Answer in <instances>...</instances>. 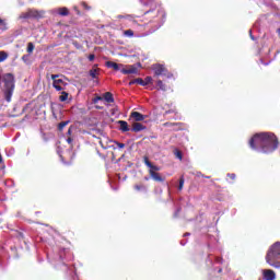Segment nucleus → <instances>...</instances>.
I'll use <instances>...</instances> for the list:
<instances>
[{
    "mask_svg": "<svg viewBox=\"0 0 280 280\" xmlns=\"http://www.w3.org/2000/svg\"><path fill=\"white\" fill-rule=\"evenodd\" d=\"M125 36H129V37H132L135 36V31L133 30H127L124 32Z\"/></svg>",
    "mask_w": 280,
    "mask_h": 280,
    "instance_id": "obj_27",
    "label": "nucleus"
},
{
    "mask_svg": "<svg viewBox=\"0 0 280 280\" xmlns=\"http://www.w3.org/2000/svg\"><path fill=\"white\" fill-rule=\"evenodd\" d=\"M0 30L2 32H5V30H8V23H5V20L0 18Z\"/></svg>",
    "mask_w": 280,
    "mask_h": 280,
    "instance_id": "obj_20",
    "label": "nucleus"
},
{
    "mask_svg": "<svg viewBox=\"0 0 280 280\" xmlns=\"http://www.w3.org/2000/svg\"><path fill=\"white\" fill-rule=\"evenodd\" d=\"M136 84H140V86H145V83L141 78L136 79Z\"/></svg>",
    "mask_w": 280,
    "mask_h": 280,
    "instance_id": "obj_31",
    "label": "nucleus"
},
{
    "mask_svg": "<svg viewBox=\"0 0 280 280\" xmlns=\"http://www.w3.org/2000/svg\"><path fill=\"white\" fill-rule=\"evenodd\" d=\"M121 73H124V75H130L131 73H137V67L135 66H129V68H124L121 69Z\"/></svg>",
    "mask_w": 280,
    "mask_h": 280,
    "instance_id": "obj_12",
    "label": "nucleus"
},
{
    "mask_svg": "<svg viewBox=\"0 0 280 280\" xmlns=\"http://www.w3.org/2000/svg\"><path fill=\"white\" fill-rule=\"evenodd\" d=\"M152 12H154V10H149V11H147L144 14H150V13H152Z\"/></svg>",
    "mask_w": 280,
    "mask_h": 280,
    "instance_id": "obj_42",
    "label": "nucleus"
},
{
    "mask_svg": "<svg viewBox=\"0 0 280 280\" xmlns=\"http://www.w3.org/2000/svg\"><path fill=\"white\" fill-rule=\"evenodd\" d=\"M14 90H4V97L7 102H12V94Z\"/></svg>",
    "mask_w": 280,
    "mask_h": 280,
    "instance_id": "obj_16",
    "label": "nucleus"
},
{
    "mask_svg": "<svg viewBox=\"0 0 280 280\" xmlns=\"http://www.w3.org/2000/svg\"><path fill=\"white\" fill-rule=\"evenodd\" d=\"M229 178H231V180H235V174L232 173V174H228Z\"/></svg>",
    "mask_w": 280,
    "mask_h": 280,
    "instance_id": "obj_39",
    "label": "nucleus"
},
{
    "mask_svg": "<svg viewBox=\"0 0 280 280\" xmlns=\"http://www.w3.org/2000/svg\"><path fill=\"white\" fill-rule=\"evenodd\" d=\"M74 11L77 12V14L80 16V14H82V13H80V10L78 9V7H74Z\"/></svg>",
    "mask_w": 280,
    "mask_h": 280,
    "instance_id": "obj_41",
    "label": "nucleus"
},
{
    "mask_svg": "<svg viewBox=\"0 0 280 280\" xmlns=\"http://www.w3.org/2000/svg\"><path fill=\"white\" fill-rule=\"evenodd\" d=\"M144 180H150V177H144Z\"/></svg>",
    "mask_w": 280,
    "mask_h": 280,
    "instance_id": "obj_44",
    "label": "nucleus"
},
{
    "mask_svg": "<svg viewBox=\"0 0 280 280\" xmlns=\"http://www.w3.org/2000/svg\"><path fill=\"white\" fill-rule=\"evenodd\" d=\"M88 60H90V62H93V60H95V55L94 54L89 55Z\"/></svg>",
    "mask_w": 280,
    "mask_h": 280,
    "instance_id": "obj_35",
    "label": "nucleus"
},
{
    "mask_svg": "<svg viewBox=\"0 0 280 280\" xmlns=\"http://www.w3.org/2000/svg\"><path fill=\"white\" fill-rule=\"evenodd\" d=\"M68 125H69V120L59 122V125H58V130H60V131L65 130V128H66Z\"/></svg>",
    "mask_w": 280,
    "mask_h": 280,
    "instance_id": "obj_23",
    "label": "nucleus"
},
{
    "mask_svg": "<svg viewBox=\"0 0 280 280\" xmlns=\"http://www.w3.org/2000/svg\"><path fill=\"white\" fill-rule=\"evenodd\" d=\"M20 19H31L30 18V11L21 13Z\"/></svg>",
    "mask_w": 280,
    "mask_h": 280,
    "instance_id": "obj_29",
    "label": "nucleus"
},
{
    "mask_svg": "<svg viewBox=\"0 0 280 280\" xmlns=\"http://www.w3.org/2000/svg\"><path fill=\"white\" fill-rule=\"evenodd\" d=\"M115 144H116L117 148H119V149L126 148V144H125V143H121V142H118V141H116Z\"/></svg>",
    "mask_w": 280,
    "mask_h": 280,
    "instance_id": "obj_33",
    "label": "nucleus"
},
{
    "mask_svg": "<svg viewBox=\"0 0 280 280\" xmlns=\"http://www.w3.org/2000/svg\"><path fill=\"white\" fill-rule=\"evenodd\" d=\"M183 187H185V177H184V176H182V177L179 178L178 190H179V191H183Z\"/></svg>",
    "mask_w": 280,
    "mask_h": 280,
    "instance_id": "obj_24",
    "label": "nucleus"
},
{
    "mask_svg": "<svg viewBox=\"0 0 280 280\" xmlns=\"http://www.w3.org/2000/svg\"><path fill=\"white\" fill-rule=\"evenodd\" d=\"M59 16H69V9L67 7L58 9Z\"/></svg>",
    "mask_w": 280,
    "mask_h": 280,
    "instance_id": "obj_15",
    "label": "nucleus"
},
{
    "mask_svg": "<svg viewBox=\"0 0 280 280\" xmlns=\"http://www.w3.org/2000/svg\"><path fill=\"white\" fill-rule=\"evenodd\" d=\"M252 150H260L262 154H270L279 148V139L272 132H260L254 135L249 140Z\"/></svg>",
    "mask_w": 280,
    "mask_h": 280,
    "instance_id": "obj_1",
    "label": "nucleus"
},
{
    "mask_svg": "<svg viewBox=\"0 0 280 280\" xmlns=\"http://www.w3.org/2000/svg\"><path fill=\"white\" fill-rule=\"evenodd\" d=\"M277 34H279V36H280V28L277 30Z\"/></svg>",
    "mask_w": 280,
    "mask_h": 280,
    "instance_id": "obj_43",
    "label": "nucleus"
},
{
    "mask_svg": "<svg viewBox=\"0 0 280 280\" xmlns=\"http://www.w3.org/2000/svg\"><path fill=\"white\" fill-rule=\"evenodd\" d=\"M118 19H128L129 21H135L132 15H118Z\"/></svg>",
    "mask_w": 280,
    "mask_h": 280,
    "instance_id": "obj_30",
    "label": "nucleus"
},
{
    "mask_svg": "<svg viewBox=\"0 0 280 280\" xmlns=\"http://www.w3.org/2000/svg\"><path fill=\"white\" fill-rule=\"evenodd\" d=\"M8 60V52L0 50V62H5Z\"/></svg>",
    "mask_w": 280,
    "mask_h": 280,
    "instance_id": "obj_21",
    "label": "nucleus"
},
{
    "mask_svg": "<svg viewBox=\"0 0 280 280\" xmlns=\"http://www.w3.org/2000/svg\"><path fill=\"white\" fill-rule=\"evenodd\" d=\"M133 84H137L136 79H133V80H131V81L129 82V86H132Z\"/></svg>",
    "mask_w": 280,
    "mask_h": 280,
    "instance_id": "obj_40",
    "label": "nucleus"
},
{
    "mask_svg": "<svg viewBox=\"0 0 280 280\" xmlns=\"http://www.w3.org/2000/svg\"><path fill=\"white\" fill-rule=\"evenodd\" d=\"M91 78H93V80L97 79V75L100 73V69L98 68H92L90 71H89Z\"/></svg>",
    "mask_w": 280,
    "mask_h": 280,
    "instance_id": "obj_17",
    "label": "nucleus"
},
{
    "mask_svg": "<svg viewBox=\"0 0 280 280\" xmlns=\"http://www.w3.org/2000/svg\"><path fill=\"white\" fill-rule=\"evenodd\" d=\"M164 128H173V130H183V122H164Z\"/></svg>",
    "mask_w": 280,
    "mask_h": 280,
    "instance_id": "obj_8",
    "label": "nucleus"
},
{
    "mask_svg": "<svg viewBox=\"0 0 280 280\" xmlns=\"http://www.w3.org/2000/svg\"><path fill=\"white\" fill-rule=\"evenodd\" d=\"M142 130H145V125L141 122H133L131 127V132H141Z\"/></svg>",
    "mask_w": 280,
    "mask_h": 280,
    "instance_id": "obj_11",
    "label": "nucleus"
},
{
    "mask_svg": "<svg viewBox=\"0 0 280 280\" xmlns=\"http://www.w3.org/2000/svg\"><path fill=\"white\" fill-rule=\"evenodd\" d=\"M72 133H73V129L70 127V128L68 129V131H67V135H68V137H71Z\"/></svg>",
    "mask_w": 280,
    "mask_h": 280,
    "instance_id": "obj_38",
    "label": "nucleus"
},
{
    "mask_svg": "<svg viewBox=\"0 0 280 280\" xmlns=\"http://www.w3.org/2000/svg\"><path fill=\"white\" fill-rule=\"evenodd\" d=\"M81 5L84 10H91V7L86 2H82Z\"/></svg>",
    "mask_w": 280,
    "mask_h": 280,
    "instance_id": "obj_34",
    "label": "nucleus"
},
{
    "mask_svg": "<svg viewBox=\"0 0 280 280\" xmlns=\"http://www.w3.org/2000/svg\"><path fill=\"white\" fill-rule=\"evenodd\" d=\"M67 143H69V145H73V138H71V136L67 138Z\"/></svg>",
    "mask_w": 280,
    "mask_h": 280,
    "instance_id": "obj_36",
    "label": "nucleus"
},
{
    "mask_svg": "<svg viewBox=\"0 0 280 280\" xmlns=\"http://www.w3.org/2000/svg\"><path fill=\"white\" fill-rule=\"evenodd\" d=\"M156 86L159 88L160 91H167V86H165L163 84V81H161V80H158Z\"/></svg>",
    "mask_w": 280,
    "mask_h": 280,
    "instance_id": "obj_22",
    "label": "nucleus"
},
{
    "mask_svg": "<svg viewBox=\"0 0 280 280\" xmlns=\"http://www.w3.org/2000/svg\"><path fill=\"white\" fill-rule=\"evenodd\" d=\"M135 189L137 191H141V189H145V186L144 185H135Z\"/></svg>",
    "mask_w": 280,
    "mask_h": 280,
    "instance_id": "obj_32",
    "label": "nucleus"
},
{
    "mask_svg": "<svg viewBox=\"0 0 280 280\" xmlns=\"http://www.w3.org/2000/svg\"><path fill=\"white\" fill-rule=\"evenodd\" d=\"M100 101H102V96H96L95 98H93L94 104H97Z\"/></svg>",
    "mask_w": 280,
    "mask_h": 280,
    "instance_id": "obj_37",
    "label": "nucleus"
},
{
    "mask_svg": "<svg viewBox=\"0 0 280 280\" xmlns=\"http://www.w3.org/2000/svg\"><path fill=\"white\" fill-rule=\"evenodd\" d=\"M265 259L271 268H280V242L273 243L268 248Z\"/></svg>",
    "mask_w": 280,
    "mask_h": 280,
    "instance_id": "obj_2",
    "label": "nucleus"
},
{
    "mask_svg": "<svg viewBox=\"0 0 280 280\" xmlns=\"http://www.w3.org/2000/svg\"><path fill=\"white\" fill-rule=\"evenodd\" d=\"M104 100L105 102H107L108 104H113V102H115V97H113V93L110 92H106L104 94Z\"/></svg>",
    "mask_w": 280,
    "mask_h": 280,
    "instance_id": "obj_14",
    "label": "nucleus"
},
{
    "mask_svg": "<svg viewBox=\"0 0 280 280\" xmlns=\"http://www.w3.org/2000/svg\"><path fill=\"white\" fill-rule=\"evenodd\" d=\"M130 117L131 119H135L136 122L143 121V119H145V116L139 112H132Z\"/></svg>",
    "mask_w": 280,
    "mask_h": 280,
    "instance_id": "obj_10",
    "label": "nucleus"
},
{
    "mask_svg": "<svg viewBox=\"0 0 280 280\" xmlns=\"http://www.w3.org/2000/svg\"><path fill=\"white\" fill-rule=\"evenodd\" d=\"M4 90H14V74L7 73L3 77Z\"/></svg>",
    "mask_w": 280,
    "mask_h": 280,
    "instance_id": "obj_6",
    "label": "nucleus"
},
{
    "mask_svg": "<svg viewBox=\"0 0 280 280\" xmlns=\"http://www.w3.org/2000/svg\"><path fill=\"white\" fill-rule=\"evenodd\" d=\"M144 86H148V84H152V77H147L144 80Z\"/></svg>",
    "mask_w": 280,
    "mask_h": 280,
    "instance_id": "obj_28",
    "label": "nucleus"
},
{
    "mask_svg": "<svg viewBox=\"0 0 280 280\" xmlns=\"http://www.w3.org/2000/svg\"><path fill=\"white\" fill-rule=\"evenodd\" d=\"M262 277L265 280H277V273L272 269H264Z\"/></svg>",
    "mask_w": 280,
    "mask_h": 280,
    "instance_id": "obj_7",
    "label": "nucleus"
},
{
    "mask_svg": "<svg viewBox=\"0 0 280 280\" xmlns=\"http://www.w3.org/2000/svg\"><path fill=\"white\" fill-rule=\"evenodd\" d=\"M27 54H32L34 51V44L32 42H30L27 44Z\"/></svg>",
    "mask_w": 280,
    "mask_h": 280,
    "instance_id": "obj_26",
    "label": "nucleus"
},
{
    "mask_svg": "<svg viewBox=\"0 0 280 280\" xmlns=\"http://www.w3.org/2000/svg\"><path fill=\"white\" fill-rule=\"evenodd\" d=\"M155 75H164L165 78H174V74L167 71L164 65L155 63L152 67Z\"/></svg>",
    "mask_w": 280,
    "mask_h": 280,
    "instance_id": "obj_4",
    "label": "nucleus"
},
{
    "mask_svg": "<svg viewBox=\"0 0 280 280\" xmlns=\"http://www.w3.org/2000/svg\"><path fill=\"white\" fill-rule=\"evenodd\" d=\"M60 78V74H51L52 86L56 91H65V86H67V82Z\"/></svg>",
    "mask_w": 280,
    "mask_h": 280,
    "instance_id": "obj_5",
    "label": "nucleus"
},
{
    "mask_svg": "<svg viewBox=\"0 0 280 280\" xmlns=\"http://www.w3.org/2000/svg\"><path fill=\"white\" fill-rule=\"evenodd\" d=\"M106 67H108V69H114V71H119V65L117 62L114 61H106Z\"/></svg>",
    "mask_w": 280,
    "mask_h": 280,
    "instance_id": "obj_13",
    "label": "nucleus"
},
{
    "mask_svg": "<svg viewBox=\"0 0 280 280\" xmlns=\"http://www.w3.org/2000/svg\"><path fill=\"white\" fill-rule=\"evenodd\" d=\"M28 15L31 19H38L40 14L36 10H28Z\"/></svg>",
    "mask_w": 280,
    "mask_h": 280,
    "instance_id": "obj_18",
    "label": "nucleus"
},
{
    "mask_svg": "<svg viewBox=\"0 0 280 280\" xmlns=\"http://www.w3.org/2000/svg\"><path fill=\"white\" fill-rule=\"evenodd\" d=\"M174 154L176 159H179V161H183V152L180 150H175Z\"/></svg>",
    "mask_w": 280,
    "mask_h": 280,
    "instance_id": "obj_25",
    "label": "nucleus"
},
{
    "mask_svg": "<svg viewBox=\"0 0 280 280\" xmlns=\"http://www.w3.org/2000/svg\"><path fill=\"white\" fill-rule=\"evenodd\" d=\"M117 124L119 126L120 132H130V127L128 126V121L118 120Z\"/></svg>",
    "mask_w": 280,
    "mask_h": 280,
    "instance_id": "obj_9",
    "label": "nucleus"
},
{
    "mask_svg": "<svg viewBox=\"0 0 280 280\" xmlns=\"http://www.w3.org/2000/svg\"><path fill=\"white\" fill-rule=\"evenodd\" d=\"M143 163L144 165H147V167H149V174L152 177V179L155 180V183H163L165 180V178H163V176H161V174L158 173L161 170V167L152 164L148 156L143 158Z\"/></svg>",
    "mask_w": 280,
    "mask_h": 280,
    "instance_id": "obj_3",
    "label": "nucleus"
},
{
    "mask_svg": "<svg viewBox=\"0 0 280 280\" xmlns=\"http://www.w3.org/2000/svg\"><path fill=\"white\" fill-rule=\"evenodd\" d=\"M69 100V93L62 91L61 95L59 96V102H67Z\"/></svg>",
    "mask_w": 280,
    "mask_h": 280,
    "instance_id": "obj_19",
    "label": "nucleus"
}]
</instances>
